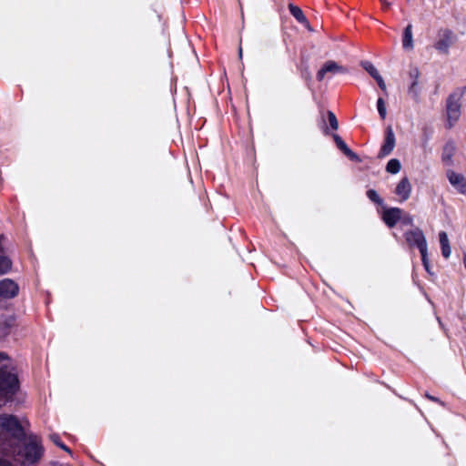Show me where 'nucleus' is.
I'll list each match as a JSON object with an SVG mask.
<instances>
[{"instance_id": "1", "label": "nucleus", "mask_w": 466, "mask_h": 466, "mask_svg": "<svg viewBox=\"0 0 466 466\" xmlns=\"http://www.w3.org/2000/svg\"><path fill=\"white\" fill-rule=\"evenodd\" d=\"M466 92V86L455 90L447 102V116L450 125H453L461 116V101Z\"/></svg>"}, {"instance_id": "16", "label": "nucleus", "mask_w": 466, "mask_h": 466, "mask_svg": "<svg viewBox=\"0 0 466 466\" xmlns=\"http://www.w3.org/2000/svg\"><path fill=\"white\" fill-rule=\"evenodd\" d=\"M402 46L405 50L411 51L414 47L412 26L409 25L403 34Z\"/></svg>"}, {"instance_id": "10", "label": "nucleus", "mask_w": 466, "mask_h": 466, "mask_svg": "<svg viewBox=\"0 0 466 466\" xmlns=\"http://www.w3.org/2000/svg\"><path fill=\"white\" fill-rule=\"evenodd\" d=\"M361 66L376 80L379 86L384 92H386V90H387L386 83H385L384 79L382 78V76L380 75V73H379L378 69L375 67V66L369 61L362 62Z\"/></svg>"}, {"instance_id": "27", "label": "nucleus", "mask_w": 466, "mask_h": 466, "mask_svg": "<svg viewBox=\"0 0 466 466\" xmlns=\"http://www.w3.org/2000/svg\"><path fill=\"white\" fill-rule=\"evenodd\" d=\"M309 32H314L308 19L301 23Z\"/></svg>"}, {"instance_id": "24", "label": "nucleus", "mask_w": 466, "mask_h": 466, "mask_svg": "<svg viewBox=\"0 0 466 466\" xmlns=\"http://www.w3.org/2000/svg\"><path fill=\"white\" fill-rule=\"evenodd\" d=\"M401 219H402L403 223L406 224V225H412L413 224V218H412V216H410L409 214H406V215L402 214Z\"/></svg>"}, {"instance_id": "21", "label": "nucleus", "mask_w": 466, "mask_h": 466, "mask_svg": "<svg viewBox=\"0 0 466 466\" xmlns=\"http://www.w3.org/2000/svg\"><path fill=\"white\" fill-rule=\"evenodd\" d=\"M368 198L372 200L373 202L381 203V199L380 198L378 193L374 189H370L367 192Z\"/></svg>"}, {"instance_id": "11", "label": "nucleus", "mask_w": 466, "mask_h": 466, "mask_svg": "<svg viewBox=\"0 0 466 466\" xmlns=\"http://www.w3.org/2000/svg\"><path fill=\"white\" fill-rule=\"evenodd\" d=\"M17 292L18 287L14 281L4 279L0 282V297L12 298L15 297Z\"/></svg>"}, {"instance_id": "30", "label": "nucleus", "mask_w": 466, "mask_h": 466, "mask_svg": "<svg viewBox=\"0 0 466 466\" xmlns=\"http://www.w3.org/2000/svg\"><path fill=\"white\" fill-rule=\"evenodd\" d=\"M333 138H334V140H335V143H336V144H337L339 140H341V137H339V136H338V135H336V134H335V135H333Z\"/></svg>"}, {"instance_id": "20", "label": "nucleus", "mask_w": 466, "mask_h": 466, "mask_svg": "<svg viewBox=\"0 0 466 466\" xmlns=\"http://www.w3.org/2000/svg\"><path fill=\"white\" fill-rule=\"evenodd\" d=\"M377 108L381 119H385L387 116L385 101L380 97L377 101Z\"/></svg>"}, {"instance_id": "13", "label": "nucleus", "mask_w": 466, "mask_h": 466, "mask_svg": "<svg viewBox=\"0 0 466 466\" xmlns=\"http://www.w3.org/2000/svg\"><path fill=\"white\" fill-rule=\"evenodd\" d=\"M412 77L413 81L409 86L408 93L413 100L418 102L420 100V89L419 87V72L417 70L414 71Z\"/></svg>"}, {"instance_id": "29", "label": "nucleus", "mask_w": 466, "mask_h": 466, "mask_svg": "<svg viewBox=\"0 0 466 466\" xmlns=\"http://www.w3.org/2000/svg\"><path fill=\"white\" fill-rule=\"evenodd\" d=\"M380 2L385 7H389L390 5V4L387 0H380Z\"/></svg>"}, {"instance_id": "22", "label": "nucleus", "mask_w": 466, "mask_h": 466, "mask_svg": "<svg viewBox=\"0 0 466 466\" xmlns=\"http://www.w3.org/2000/svg\"><path fill=\"white\" fill-rule=\"evenodd\" d=\"M328 118H329V122L330 127L333 129H335V130L338 129L339 128V123H338V120H337L335 115L332 112H329L328 113Z\"/></svg>"}, {"instance_id": "9", "label": "nucleus", "mask_w": 466, "mask_h": 466, "mask_svg": "<svg viewBox=\"0 0 466 466\" xmlns=\"http://www.w3.org/2000/svg\"><path fill=\"white\" fill-rule=\"evenodd\" d=\"M17 385V379L14 374H7L0 379V390L5 394L15 392Z\"/></svg>"}, {"instance_id": "31", "label": "nucleus", "mask_w": 466, "mask_h": 466, "mask_svg": "<svg viewBox=\"0 0 466 466\" xmlns=\"http://www.w3.org/2000/svg\"><path fill=\"white\" fill-rule=\"evenodd\" d=\"M242 55H243L242 47L239 46V48H238V56H239L240 59L242 58Z\"/></svg>"}, {"instance_id": "5", "label": "nucleus", "mask_w": 466, "mask_h": 466, "mask_svg": "<svg viewBox=\"0 0 466 466\" xmlns=\"http://www.w3.org/2000/svg\"><path fill=\"white\" fill-rule=\"evenodd\" d=\"M412 187L410 179L403 177L395 187V194L400 202L406 201L410 198Z\"/></svg>"}, {"instance_id": "4", "label": "nucleus", "mask_w": 466, "mask_h": 466, "mask_svg": "<svg viewBox=\"0 0 466 466\" xmlns=\"http://www.w3.org/2000/svg\"><path fill=\"white\" fill-rule=\"evenodd\" d=\"M447 177L458 193L462 195L466 194V178L462 174L449 170L447 172Z\"/></svg>"}, {"instance_id": "14", "label": "nucleus", "mask_w": 466, "mask_h": 466, "mask_svg": "<svg viewBox=\"0 0 466 466\" xmlns=\"http://www.w3.org/2000/svg\"><path fill=\"white\" fill-rule=\"evenodd\" d=\"M440 244L441 248V253L445 258H450L451 254V248L450 240L446 232L441 231L439 233Z\"/></svg>"}, {"instance_id": "6", "label": "nucleus", "mask_w": 466, "mask_h": 466, "mask_svg": "<svg viewBox=\"0 0 466 466\" xmlns=\"http://www.w3.org/2000/svg\"><path fill=\"white\" fill-rule=\"evenodd\" d=\"M403 211L400 208H386L382 214V219L390 228L394 227L402 218Z\"/></svg>"}, {"instance_id": "23", "label": "nucleus", "mask_w": 466, "mask_h": 466, "mask_svg": "<svg viewBox=\"0 0 466 466\" xmlns=\"http://www.w3.org/2000/svg\"><path fill=\"white\" fill-rule=\"evenodd\" d=\"M10 364V360L8 359V357L3 353V352H0V370L4 369V368H7Z\"/></svg>"}, {"instance_id": "26", "label": "nucleus", "mask_w": 466, "mask_h": 466, "mask_svg": "<svg viewBox=\"0 0 466 466\" xmlns=\"http://www.w3.org/2000/svg\"><path fill=\"white\" fill-rule=\"evenodd\" d=\"M421 259L425 268L429 271L428 250L425 251V255H421Z\"/></svg>"}, {"instance_id": "12", "label": "nucleus", "mask_w": 466, "mask_h": 466, "mask_svg": "<svg viewBox=\"0 0 466 466\" xmlns=\"http://www.w3.org/2000/svg\"><path fill=\"white\" fill-rule=\"evenodd\" d=\"M42 454L41 447L35 443H29L25 448V462L33 463L36 461Z\"/></svg>"}, {"instance_id": "8", "label": "nucleus", "mask_w": 466, "mask_h": 466, "mask_svg": "<svg viewBox=\"0 0 466 466\" xmlns=\"http://www.w3.org/2000/svg\"><path fill=\"white\" fill-rule=\"evenodd\" d=\"M0 428L3 431L15 434L20 430V425L13 415H1Z\"/></svg>"}, {"instance_id": "2", "label": "nucleus", "mask_w": 466, "mask_h": 466, "mask_svg": "<svg viewBox=\"0 0 466 466\" xmlns=\"http://www.w3.org/2000/svg\"><path fill=\"white\" fill-rule=\"evenodd\" d=\"M405 238L410 246H416L420 249V254L425 255V251L428 250V245L422 230L415 228L408 231L405 234Z\"/></svg>"}, {"instance_id": "28", "label": "nucleus", "mask_w": 466, "mask_h": 466, "mask_svg": "<svg viewBox=\"0 0 466 466\" xmlns=\"http://www.w3.org/2000/svg\"><path fill=\"white\" fill-rule=\"evenodd\" d=\"M0 466H12L9 462L6 461H0Z\"/></svg>"}, {"instance_id": "15", "label": "nucleus", "mask_w": 466, "mask_h": 466, "mask_svg": "<svg viewBox=\"0 0 466 466\" xmlns=\"http://www.w3.org/2000/svg\"><path fill=\"white\" fill-rule=\"evenodd\" d=\"M451 44H452V35L451 33H448L444 35L443 38L440 39L435 44V48L441 53L447 54Z\"/></svg>"}, {"instance_id": "3", "label": "nucleus", "mask_w": 466, "mask_h": 466, "mask_svg": "<svg viewBox=\"0 0 466 466\" xmlns=\"http://www.w3.org/2000/svg\"><path fill=\"white\" fill-rule=\"evenodd\" d=\"M347 72V68L339 65L336 61L328 60L322 65L320 69L318 71L317 79L319 81H322L327 75L346 74Z\"/></svg>"}, {"instance_id": "25", "label": "nucleus", "mask_w": 466, "mask_h": 466, "mask_svg": "<svg viewBox=\"0 0 466 466\" xmlns=\"http://www.w3.org/2000/svg\"><path fill=\"white\" fill-rule=\"evenodd\" d=\"M51 440L58 446H60L62 449H64L66 451H69L68 449L63 444L60 443L58 437L56 435H52Z\"/></svg>"}, {"instance_id": "7", "label": "nucleus", "mask_w": 466, "mask_h": 466, "mask_svg": "<svg viewBox=\"0 0 466 466\" xmlns=\"http://www.w3.org/2000/svg\"><path fill=\"white\" fill-rule=\"evenodd\" d=\"M395 147V135L390 127L386 129L385 141L382 145L379 157H384L391 153Z\"/></svg>"}, {"instance_id": "19", "label": "nucleus", "mask_w": 466, "mask_h": 466, "mask_svg": "<svg viewBox=\"0 0 466 466\" xmlns=\"http://www.w3.org/2000/svg\"><path fill=\"white\" fill-rule=\"evenodd\" d=\"M400 168H401L400 162L396 158L390 159L386 166L387 172L391 173V174L399 173Z\"/></svg>"}, {"instance_id": "18", "label": "nucleus", "mask_w": 466, "mask_h": 466, "mask_svg": "<svg viewBox=\"0 0 466 466\" xmlns=\"http://www.w3.org/2000/svg\"><path fill=\"white\" fill-rule=\"evenodd\" d=\"M336 145L350 159L360 161L359 157L347 147V145L342 139L339 140Z\"/></svg>"}, {"instance_id": "17", "label": "nucleus", "mask_w": 466, "mask_h": 466, "mask_svg": "<svg viewBox=\"0 0 466 466\" xmlns=\"http://www.w3.org/2000/svg\"><path fill=\"white\" fill-rule=\"evenodd\" d=\"M289 9L291 13V15L301 24L302 22H305L307 17L303 14L302 10L293 4L289 5Z\"/></svg>"}]
</instances>
